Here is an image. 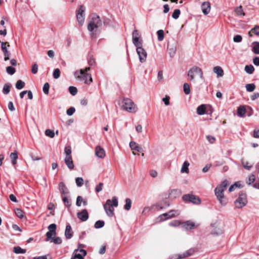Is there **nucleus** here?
<instances>
[{"instance_id":"ddd939ff","label":"nucleus","mask_w":259,"mask_h":259,"mask_svg":"<svg viewBox=\"0 0 259 259\" xmlns=\"http://www.w3.org/2000/svg\"><path fill=\"white\" fill-rule=\"evenodd\" d=\"M0 43L1 44L2 50L4 55V60L5 61H8V60H9L10 56L11 55V53L8 51L7 49V47H9L10 45L7 42H3L1 41V40Z\"/></svg>"},{"instance_id":"774afa93","label":"nucleus","mask_w":259,"mask_h":259,"mask_svg":"<svg viewBox=\"0 0 259 259\" xmlns=\"http://www.w3.org/2000/svg\"><path fill=\"white\" fill-rule=\"evenodd\" d=\"M72 256L76 259H84V256H85V255H83V254H82L75 253Z\"/></svg>"},{"instance_id":"69168bd1","label":"nucleus","mask_w":259,"mask_h":259,"mask_svg":"<svg viewBox=\"0 0 259 259\" xmlns=\"http://www.w3.org/2000/svg\"><path fill=\"white\" fill-rule=\"evenodd\" d=\"M51 241L53 242L55 244H60L62 243V239L60 237H57L55 238H54Z\"/></svg>"},{"instance_id":"e433bc0d","label":"nucleus","mask_w":259,"mask_h":259,"mask_svg":"<svg viewBox=\"0 0 259 259\" xmlns=\"http://www.w3.org/2000/svg\"><path fill=\"white\" fill-rule=\"evenodd\" d=\"M132 206V201L130 198L125 199V204L124 205V208L126 210H129Z\"/></svg>"},{"instance_id":"338daca9","label":"nucleus","mask_w":259,"mask_h":259,"mask_svg":"<svg viewBox=\"0 0 259 259\" xmlns=\"http://www.w3.org/2000/svg\"><path fill=\"white\" fill-rule=\"evenodd\" d=\"M82 201V197L80 196H77V197L76 198V205L79 207L80 206Z\"/></svg>"},{"instance_id":"864d4df0","label":"nucleus","mask_w":259,"mask_h":259,"mask_svg":"<svg viewBox=\"0 0 259 259\" xmlns=\"http://www.w3.org/2000/svg\"><path fill=\"white\" fill-rule=\"evenodd\" d=\"M53 77L55 79H58L60 76V71L59 69L56 68L54 70L53 72Z\"/></svg>"},{"instance_id":"2eb2a0df","label":"nucleus","mask_w":259,"mask_h":259,"mask_svg":"<svg viewBox=\"0 0 259 259\" xmlns=\"http://www.w3.org/2000/svg\"><path fill=\"white\" fill-rule=\"evenodd\" d=\"M59 189L62 195H68L69 193L68 189L63 182H60L59 184Z\"/></svg>"},{"instance_id":"f03ea898","label":"nucleus","mask_w":259,"mask_h":259,"mask_svg":"<svg viewBox=\"0 0 259 259\" xmlns=\"http://www.w3.org/2000/svg\"><path fill=\"white\" fill-rule=\"evenodd\" d=\"M228 185V182L227 180L223 181L221 184L218 185L215 189V195L217 197L219 202L223 205L227 204V201L225 199L224 192L226 189Z\"/></svg>"},{"instance_id":"5701e85b","label":"nucleus","mask_w":259,"mask_h":259,"mask_svg":"<svg viewBox=\"0 0 259 259\" xmlns=\"http://www.w3.org/2000/svg\"><path fill=\"white\" fill-rule=\"evenodd\" d=\"M246 113V109L243 106H239L237 109V115L240 117L244 116Z\"/></svg>"},{"instance_id":"49530a36","label":"nucleus","mask_w":259,"mask_h":259,"mask_svg":"<svg viewBox=\"0 0 259 259\" xmlns=\"http://www.w3.org/2000/svg\"><path fill=\"white\" fill-rule=\"evenodd\" d=\"M180 13L181 11L179 9H176L172 14V17L175 19H177L179 17Z\"/></svg>"},{"instance_id":"a18cd8bd","label":"nucleus","mask_w":259,"mask_h":259,"mask_svg":"<svg viewBox=\"0 0 259 259\" xmlns=\"http://www.w3.org/2000/svg\"><path fill=\"white\" fill-rule=\"evenodd\" d=\"M45 134L47 136L53 138L55 136V133L54 131L51 130H46L45 131Z\"/></svg>"},{"instance_id":"20e7f679","label":"nucleus","mask_w":259,"mask_h":259,"mask_svg":"<svg viewBox=\"0 0 259 259\" xmlns=\"http://www.w3.org/2000/svg\"><path fill=\"white\" fill-rule=\"evenodd\" d=\"M74 75L76 79L85 84H90L93 82L91 74L84 72L83 69H80L79 71H75Z\"/></svg>"},{"instance_id":"39448f33","label":"nucleus","mask_w":259,"mask_h":259,"mask_svg":"<svg viewBox=\"0 0 259 259\" xmlns=\"http://www.w3.org/2000/svg\"><path fill=\"white\" fill-rule=\"evenodd\" d=\"M122 107L123 109L130 113H135L137 110L136 105L128 98H124L122 101Z\"/></svg>"},{"instance_id":"2f4dec72","label":"nucleus","mask_w":259,"mask_h":259,"mask_svg":"<svg viewBox=\"0 0 259 259\" xmlns=\"http://www.w3.org/2000/svg\"><path fill=\"white\" fill-rule=\"evenodd\" d=\"M254 68L252 65H246L244 68L245 72L249 74H251L254 71Z\"/></svg>"},{"instance_id":"9d476101","label":"nucleus","mask_w":259,"mask_h":259,"mask_svg":"<svg viewBox=\"0 0 259 259\" xmlns=\"http://www.w3.org/2000/svg\"><path fill=\"white\" fill-rule=\"evenodd\" d=\"M136 52L139 57V61L141 63H144L147 58V54L146 50L142 46L136 48Z\"/></svg>"},{"instance_id":"473e14b6","label":"nucleus","mask_w":259,"mask_h":259,"mask_svg":"<svg viewBox=\"0 0 259 259\" xmlns=\"http://www.w3.org/2000/svg\"><path fill=\"white\" fill-rule=\"evenodd\" d=\"M13 251L16 254L25 253L26 252V250L21 248L19 246H16L13 248Z\"/></svg>"},{"instance_id":"a878e982","label":"nucleus","mask_w":259,"mask_h":259,"mask_svg":"<svg viewBox=\"0 0 259 259\" xmlns=\"http://www.w3.org/2000/svg\"><path fill=\"white\" fill-rule=\"evenodd\" d=\"M206 107L204 104L199 106L197 108V113L198 115H204L205 113Z\"/></svg>"},{"instance_id":"6ab92c4d","label":"nucleus","mask_w":259,"mask_h":259,"mask_svg":"<svg viewBox=\"0 0 259 259\" xmlns=\"http://www.w3.org/2000/svg\"><path fill=\"white\" fill-rule=\"evenodd\" d=\"M129 145L132 150H135L139 152H141L143 151L142 148L135 142L132 141Z\"/></svg>"},{"instance_id":"72a5a7b5","label":"nucleus","mask_w":259,"mask_h":259,"mask_svg":"<svg viewBox=\"0 0 259 259\" xmlns=\"http://www.w3.org/2000/svg\"><path fill=\"white\" fill-rule=\"evenodd\" d=\"M16 215L20 219H23L24 217V212L20 208H16L15 210Z\"/></svg>"},{"instance_id":"052dcab7","label":"nucleus","mask_w":259,"mask_h":259,"mask_svg":"<svg viewBox=\"0 0 259 259\" xmlns=\"http://www.w3.org/2000/svg\"><path fill=\"white\" fill-rule=\"evenodd\" d=\"M242 37L240 35H236L233 37V41L235 42H240L242 41Z\"/></svg>"},{"instance_id":"de8ad7c7","label":"nucleus","mask_w":259,"mask_h":259,"mask_svg":"<svg viewBox=\"0 0 259 259\" xmlns=\"http://www.w3.org/2000/svg\"><path fill=\"white\" fill-rule=\"evenodd\" d=\"M50 85L49 83L46 82L44 84L43 87V92L46 95H48L49 93Z\"/></svg>"},{"instance_id":"6e6d98bb","label":"nucleus","mask_w":259,"mask_h":259,"mask_svg":"<svg viewBox=\"0 0 259 259\" xmlns=\"http://www.w3.org/2000/svg\"><path fill=\"white\" fill-rule=\"evenodd\" d=\"M65 153L66 154V157H71V148L70 147H65Z\"/></svg>"},{"instance_id":"1a4fd4ad","label":"nucleus","mask_w":259,"mask_h":259,"mask_svg":"<svg viewBox=\"0 0 259 259\" xmlns=\"http://www.w3.org/2000/svg\"><path fill=\"white\" fill-rule=\"evenodd\" d=\"M167 50L169 56L171 58L174 57L177 50V42L175 39H172L168 41Z\"/></svg>"},{"instance_id":"0eeeda50","label":"nucleus","mask_w":259,"mask_h":259,"mask_svg":"<svg viewBox=\"0 0 259 259\" xmlns=\"http://www.w3.org/2000/svg\"><path fill=\"white\" fill-rule=\"evenodd\" d=\"M247 200L246 194L243 192H240L238 198L234 201L236 208H241L246 205Z\"/></svg>"},{"instance_id":"412c9836","label":"nucleus","mask_w":259,"mask_h":259,"mask_svg":"<svg viewBox=\"0 0 259 259\" xmlns=\"http://www.w3.org/2000/svg\"><path fill=\"white\" fill-rule=\"evenodd\" d=\"M73 231L70 225H67L65 231V236L67 239H71L73 236Z\"/></svg>"},{"instance_id":"3c124183","label":"nucleus","mask_w":259,"mask_h":259,"mask_svg":"<svg viewBox=\"0 0 259 259\" xmlns=\"http://www.w3.org/2000/svg\"><path fill=\"white\" fill-rule=\"evenodd\" d=\"M69 91L70 93L73 96L75 95L77 93V88L72 86L69 87Z\"/></svg>"},{"instance_id":"37998d69","label":"nucleus","mask_w":259,"mask_h":259,"mask_svg":"<svg viewBox=\"0 0 259 259\" xmlns=\"http://www.w3.org/2000/svg\"><path fill=\"white\" fill-rule=\"evenodd\" d=\"M245 88L248 92H251L254 90L255 86L253 83H249L246 84Z\"/></svg>"},{"instance_id":"0e129e2a","label":"nucleus","mask_w":259,"mask_h":259,"mask_svg":"<svg viewBox=\"0 0 259 259\" xmlns=\"http://www.w3.org/2000/svg\"><path fill=\"white\" fill-rule=\"evenodd\" d=\"M252 32H254L255 35L259 36V25L255 26L253 28L251 29Z\"/></svg>"},{"instance_id":"4d7b16f0","label":"nucleus","mask_w":259,"mask_h":259,"mask_svg":"<svg viewBox=\"0 0 259 259\" xmlns=\"http://www.w3.org/2000/svg\"><path fill=\"white\" fill-rule=\"evenodd\" d=\"M63 201L64 202L65 205L67 207H70L71 206V203L68 199L66 196L63 197Z\"/></svg>"},{"instance_id":"f8f14e48","label":"nucleus","mask_w":259,"mask_h":259,"mask_svg":"<svg viewBox=\"0 0 259 259\" xmlns=\"http://www.w3.org/2000/svg\"><path fill=\"white\" fill-rule=\"evenodd\" d=\"M84 12L85 8L80 6L77 11L76 19L80 25H82L84 21Z\"/></svg>"},{"instance_id":"680f3d73","label":"nucleus","mask_w":259,"mask_h":259,"mask_svg":"<svg viewBox=\"0 0 259 259\" xmlns=\"http://www.w3.org/2000/svg\"><path fill=\"white\" fill-rule=\"evenodd\" d=\"M75 109L74 107H70L67 110L66 113L69 116H71L75 112Z\"/></svg>"},{"instance_id":"f257e3e1","label":"nucleus","mask_w":259,"mask_h":259,"mask_svg":"<svg viewBox=\"0 0 259 259\" xmlns=\"http://www.w3.org/2000/svg\"><path fill=\"white\" fill-rule=\"evenodd\" d=\"M102 24V21L100 17L96 14H94L88 25V30L90 32V34L92 37L95 36L96 32L101 27Z\"/></svg>"},{"instance_id":"f3484780","label":"nucleus","mask_w":259,"mask_h":259,"mask_svg":"<svg viewBox=\"0 0 259 259\" xmlns=\"http://www.w3.org/2000/svg\"><path fill=\"white\" fill-rule=\"evenodd\" d=\"M96 155L100 158H103L105 156V152L104 149L100 146H97L95 149Z\"/></svg>"},{"instance_id":"e2e57ef3","label":"nucleus","mask_w":259,"mask_h":259,"mask_svg":"<svg viewBox=\"0 0 259 259\" xmlns=\"http://www.w3.org/2000/svg\"><path fill=\"white\" fill-rule=\"evenodd\" d=\"M103 186V184L102 183H100L98 185L96 186L95 191L96 192H99L102 190V188Z\"/></svg>"},{"instance_id":"4be33fe9","label":"nucleus","mask_w":259,"mask_h":259,"mask_svg":"<svg viewBox=\"0 0 259 259\" xmlns=\"http://www.w3.org/2000/svg\"><path fill=\"white\" fill-rule=\"evenodd\" d=\"M180 194V190L178 189L171 190L169 193V197L176 198Z\"/></svg>"},{"instance_id":"58836bf2","label":"nucleus","mask_w":259,"mask_h":259,"mask_svg":"<svg viewBox=\"0 0 259 259\" xmlns=\"http://www.w3.org/2000/svg\"><path fill=\"white\" fill-rule=\"evenodd\" d=\"M158 40L161 41L164 39V32L162 30H159L157 31Z\"/></svg>"},{"instance_id":"4468645a","label":"nucleus","mask_w":259,"mask_h":259,"mask_svg":"<svg viewBox=\"0 0 259 259\" xmlns=\"http://www.w3.org/2000/svg\"><path fill=\"white\" fill-rule=\"evenodd\" d=\"M77 218L81 221L84 222L86 221L89 218V214L87 209H83L80 212L77 213Z\"/></svg>"},{"instance_id":"7ed1b4c3","label":"nucleus","mask_w":259,"mask_h":259,"mask_svg":"<svg viewBox=\"0 0 259 259\" xmlns=\"http://www.w3.org/2000/svg\"><path fill=\"white\" fill-rule=\"evenodd\" d=\"M118 205V202L116 196L112 197L111 200L108 199L104 205V208L107 215L110 217H112L114 215V208L113 207H117Z\"/></svg>"},{"instance_id":"9b49d317","label":"nucleus","mask_w":259,"mask_h":259,"mask_svg":"<svg viewBox=\"0 0 259 259\" xmlns=\"http://www.w3.org/2000/svg\"><path fill=\"white\" fill-rule=\"evenodd\" d=\"M141 35L137 30H135L132 33L133 43L138 48L142 46V39L140 38Z\"/></svg>"},{"instance_id":"a211bd4d","label":"nucleus","mask_w":259,"mask_h":259,"mask_svg":"<svg viewBox=\"0 0 259 259\" xmlns=\"http://www.w3.org/2000/svg\"><path fill=\"white\" fill-rule=\"evenodd\" d=\"M194 226L195 223L190 221H186L182 224V227L186 230H191Z\"/></svg>"},{"instance_id":"7c9ffc66","label":"nucleus","mask_w":259,"mask_h":259,"mask_svg":"<svg viewBox=\"0 0 259 259\" xmlns=\"http://www.w3.org/2000/svg\"><path fill=\"white\" fill-rule=\"evenodd\" d=\"M242 164L243 167L247 170H249L253 166V163L247 161L242 160Z\"/></svg>"},{"instance_id":"603ef678","label":"nucleus","mask_w":259,"mask_h":259,"mask_svg":"<svg viewBox=\"0 0 259 259\" xmlns=\"http://www.w3.org/2000/svg\"><path fill=\"white\" fill-rule=\"evenodd\" d=\"M75 183L78 187H81L83 184V180L82 178L78 177L75 179Z\"/></svg>"},{"instance_id":"b1692460","label":"nucleus","mask_w":259,"mask_h":259,"mask_svg":"<svg viewBox=\"0 0 259 259\" xmlns=\"http://www.w3.org/2000/svg\"><path fill=\"white\" fill-rule=\"evenodd\" d=\"M213 72L216 73L218 76L222 77L224 75V71L220 66H215L213 68Z\"/></svg>"},{"instance_id":"c756f323","label":"nucleus","mask_w":259,"mask_h":259,"mask_svg":"<svg viewBox=\"0 0 259 259\" xmlns=\"http://www.w3.org/2000/svg\"><path fill=\"white\" fill-rule=\"evenodd\" d=\"M10 158L12 160V163L13 165L17 163V159L18 158V154L17 152H12L10 154Z\"/></svg>"},{"instance_id":"c03bdc74","label":"nucleus","mask_w":259,"mask_h":259,"mask_svg":"<svg viewBox=\"0 0 259 259\" xmlns=\"http://www.w3.org/2000/svg\"><path fill=\"white\" fill-rule=\"evenodd\" d=\"M184 92L186 95L190 93V85L188 83H185L183 85Z\"/></svg>"},{"instance_id":"bf43d9fd","label":"nucleus","mask_w":259,"mask_h":259,"mask_svg":"<svg viewBox=\"0 0 259 259\" xmlns=\"http://www.w3.org/2000/svg\"><path fill=\"white\" fill-rule=\"evenodd\" d=\"M38 65L36 63L34 64L31 67V72L35 74L37 72Z\"/></svg>"},{"instance_id":"aec40b11","label":"nucleus","mask_w":259,"mask_h":259,"mask_svg":"<svg viewBox=\"0 0 259 259\" xmlns=\"http://www.w3.org/2000/svg\"><path fill=\"white\" fill-rule=\"evenodd\" d=\"M64 161L69 169L72 170L74 168V165L72 157H65Z\"/></svg>"},{"instance_id":"5fc2aeb1","label":"nucleus","mask_w":259,"mask_h":259,"mask_svg":"<svg viewBox=\"0 0 259 259\" xmlns=\"http://www.w3.org/2000/svg\"><path fill=\"white\" fill-rule=\"evenodd\" d=\"M56 228H57V226L56 224H52L48 226L49 231L53 232V233L54 232L56 233Z\"/></svg>"},{"instance_id":"8fccbe9b","label":"nucleus","mask_w":259,"mask_h":259,"mask_svg":"<svg viewBox=\"0 0 259 259\" xmlns=\"http://www.w3.org/2000/svg\"><path fill=\"white\" fill-rule=\"evenodd\" d=\"M235 12L238 15H244L242 6L237 7L235 10Z\"/></svg>"},{"instance_id":"09e8293b","label":"nucleus","mask_w":259,"mask_h":259,"mask_svg":"<svg viewBox=\"0 0 259 259\" xmlns=\"http://www.w3.org/2000/svg\"><path fill=\"white\" fill-rule=\"evenodd\" d=\"M6 71L9 74L13 75L15 73L16 70L13 67L8 66L6 68Z\"/></svg>"},{"instance_id":"cd10ccee","label":"nucleus","mask_w":259,"mask_h":259,"mask_svg":"<svg viewBox=\"0 0 259 259\" xmlns=\"http://www.w3.org/2000/svg\"><path fill=\"white\" fill-rule=\"evenodd\" d=\"M192 254V251L191 250L186 251L182 254L178 255V259L184 258L190 256Z\"/></svg>"},{"instance_id":"c9c22d12","label":"nucleus","mask_w":259,"mask_h":259,"mask_svg":"<svg viewBox=\"0 0 259 259\" xmlns=\"http://www.w3.org/2000/svg\"><path fill=\"white\" fill-rule=\"evenodd\" d=\"M56 235V233H53V232H49L48 231L47 234H46V236H47V238H46V241H49V240H51V241L53 239V238L55 237Z\"/></svg>"},{"instance_id":"13d9d810","label":"nucleus","mask_w":259,"mask_h":259,"mask_svg":"<svg viewBox=\"0 0 259 259\" xmlns=\"http://www.w3.org/2000/svg\"><path fill=\"white\" fill-rule=\"evenodd\" d=\"M206 139L210 144H213L215 141V137L210 135L206 136Z\"/></svg>"},{"instance_id":"79ce46f5","label":"nucleus","mask_w":259,"mask_h":259,"mask_svg":"<svg viewBox=\"0 0 259 259\" xmlns=\"http://www.w3.org/2000/svg\"><path fill=\"white\" fill-rule=\"evenodd\" d=\"M255 180V176L253 174H251L249 176L248 179L246 180V183L248 185H250L252 183L254 182Z\"/></svg>"},{"instance_id":"393cba45","label":"nucleus","mask_w":259,"mask_h":259,"mask_svg":"<svg viewBox=\"0 0 259 259\" xmlns=\"http://www.w3.org/2000/svg\"><path fill=\"white\" fill-rule=\"evenodd\" d=\"M190 165L189 162L188 161H185L183 164L182 167L181 169V172L182 173H187L189 172V168L188 167Z\"/></svg>"},{"instance_id":"4c0bfd02","label":"nucleus","mask_w":259,"mask_h":259,"mask_svg":"<svg viewBox=\"0 0 259 259\" xmlns=\"http://www.w3.org/2000/svg\"><path fill=\"white\" fill-rule=\"evenodd\" d=\"M25 86V82L21 80H18L16 83V88L18 90L23 89Z\"/></svg>"},{"instance_id":"423d86ee","label":"nucleus","mask_w":259,"mask_h":259,"mask_svg":"<svg viewBox=\"0 0 259 259\" xmlns=\"http://www.w3.org/2000/svg\"><path fill=\"white\" fill-rule=\"evenodd\" d=\"M188 77L190 81H194V78L197 75H199L200 78H202L203 72L201 69L197 66H193L188 71Z\"/></svg>"},{"instance_id":"f704fd0d","label":"nucleus","mask_w":259,"mask_h":259,"mask_svg":"<svg viewBox=\"0 0 259 259\" xmlns=\"http://www.w3.org/2000/svg\"><path fill=\"white\" fill-rule=\"evenodd\" d=\"M170 219L180 214V211L178 210H171L168 212Z\"/></svg>"},{"instance_id":"c85d7f7f","label":"nucleus","mask_w":259,"mask_h":259,"mask_svg":"<svg viewBox=\"0 0 259 259\" xmlns=\"http://www.w3.org/2000/svg\"><path fill=\"white\" fill-rule=\"evenodd\" d=\"M253 47L252 49V52L255 54H259V42L254 41L252 43Z\"/></svg>"},{"instance_id":"dca6fc26","label":"nucleus","mask_w":259,"mask_h":259,"mask_svg":"<svg viewBox=\"0 0 259 259\" xmlns=\"http://www.w3.org/2000/svg\"><path fill=\"white\" fill-rule=\"evenodd\" d=\"M201 9L204 15L208 14L210 11V5L208 2H203L201 5Z\"/></svg>"},{"instance_id":"ea45409f","label":"nucleus","mask_w":259,"mask_h":259,"mask_svg":"<svg viewBox=\"0 0 259 259\" xmlns=\"http://www.w3.org/2000/svg\"><path fill=\"white\" fill-rule=\"evenodd\" d=\"M158 219H159L160 221H163L167 219H169L170 218H169V214L167 212L163 213L162 214H160L158 217Z\"/></svg>"},{"instance_id":"a19ab883","label":"nucleus","mask_w":259,"mask_h":259,"mask_svg":"<svg viewBox=\"0 0 259 259\" xmlns=\"http://www.w3.org/2000/svg\"><path fill=\"white\" fill-rule=\"evenodd\" d=\"M104 224L105 223L103 221L99 220L95 223L94 227L96 229H99L104 227Z\"/></svg>"},{"instance_id":"bb28decb","label":"nucleus","mask_w":259,"mask_h":259,"mask_svg":"<svg viewBox=\"0 0 259 259\" xmlns=\"http://www.w3.org/2000/svg\"><path fill=\"white\" fill-rule=\"evenodd\" d=\"M11 86V84L9 83L5 84L2 90L3 93L4 95H8L10 92Z\"/></svg>"},{"instance_id":"6e6552de","label":"nucleus","mask_w":259,"mask_h":259,"mask_svg":"<svg viewBox=\"0 0 259 259\" xmlns=\"http://www.w3.org/2000/svg\"><path fill=\"white\" fill-rule=\"evenodd\" d=\"M183 200L187 203L191 202L195 204H199L201 203L200 198L193 194H185L183 195Z\"/></svg>"}]
</instances>
